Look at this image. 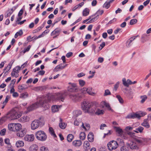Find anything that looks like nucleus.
I'll return each instance as SVG.
<instances>
[{
	"instance_id": "38",
	"label": "nucleus",
	"mask_w": 151,
	"mask_h": 151,
	"mask_svg": "<svg viewBox=\"0 0 151 151\" xmlns=\"http://www.w3.org/2000/svg\"><path fill=\"white\" fill-rule=\"evenodd\" d=\"M60 31V29L57 28L55 29L51 33V35H57L58 34Z\"/></svg>"
},
{
	"instance_id": "58",
	"label": "nucleus",
	"mask_w": 151,
	"mask_h": 151,
	"mask_svg": "<svg viewBox=\"0 0 151 151\" xmlns=\"http://www.w3.org/2000/svg\"><path fill=\"white\" fill-rule=\"evenodd\" d=\"M40 151H48L47 148L44 146H42L40 148Z\"/></svg>"
},
{
	"instance_id": "51",
	"label": "nucleus",
	"mask_w": 151,
	"mask_h": 151,
	"mask_svg": "<svg viewBox=\"0 0 151 151\" xmlns=\"http://www.w3.org/2000/svg\"><path fill=\"white\" fill-rule=\"evenodd\" d=\"M21 68V67L20 66H17L13 69V70L14 71H15L16 72L18 73L19 71L20 70Z\"/></svg>"
},
{
	"instance_id": "32",
	"label": "nucleus",
	"mask_w": 151,
	"mask_h": 151,
	"mask_svg": "<svg viewBox=\"0 0 151 151\" xmlns=\"http://www.w3.org/2000/svg\"><path fill=\"white\" fill-rule=\"evenodd\" d=\"M89 10L88 8L85 9L83 11V15L84 16H87L89 14Z\"/></svg>"
},
{
	"instance_id": "30",
	"label": "nucleus",
	"mask_w": 151,
	"mask_h": 151,
	"mask_svg": "<svg viewBox=\"0 0 151 151\" xmlns=\"http://www.w3.org/2000/svg\"><path fill=\"white\" fill-rule=\"evenodd\" d=\"M84 147L86 150H88L90 148V144L89 142L87 141H85L83 144Z\"/></svg>"
},
{
	"instance_id": "1",
	"label": "nucleus",
	"mask_w": 151,
	"mask_h": 151,
	"mask_svg": "<svg viewBox=\"0 0 151 151\" xmlns=\"http://www.w3.org/2000/svg\"><path fill=\"white\" fill-rule=\"evenodd\" d=\"M148 139L144 137H137L134 138V141L128 143V146L132 150H138L140 147L145 145L147 142Z\"/></svg>"
},
{
	"instance_id": "59",
	"label": "nucleus",
	"mask_w": 151,
	"mask_h": 151,
	"mask_svg": "<svg viewBox=\"0 0 151 151\" xmlns=\"http://www.w3.org/2000/svg\"><path fill=\"white\" fill-rule=\"evenodd\" d=\"M127 134L129 136H130L132 138H134V139L135 138H134V133H133L131 132H128L127 133Z\"/></svg>"
},
{
	"instance_id": "37",
	"label": "nucleus",
	"mask_w": 151,
	"mask_h": 151,
	"mask_svg": "<svg viewBox=\"0 0 151 151\" xmlns=\"http://www.w3.org/2000/svg\"><path fill=\"white\" fill-rule=\"evenodd\" d=\"M73 138V136L71 134H69L67 137V139L69 142H71Z\"/></svg>"
},
{
	"instance_id": "53",
	"label": "nucleus",
	"mask_w": 151,
	"mask_h": 151,
	"mask_svg": "<svg viewBox=\"0 0 151 151\" xmlns=\"http://www.w3.org/2000/svg\"><path fill=\"white\" fill-rule=\"evenodd\" d=\"M87 88L84 87L81 90V92L83 94H86L87 92Z\"/></svg>"
},
{
	"instance_id": "7",
	"label": "nucleus",
	"mask_w": 151,
	"mask_h": 151,
	"mask_svg": "<svg viewBox=\"0 0 151 151\" xmlns=\"http://www.w3.org/2000/svg\"><path fill=\"white\" fill-rule=\"evenodd\" d=\"M68 84L70 85L68 88V91L73 93L78 91L79 89L76 84L70 82Z\"/></svg>"
},
{
	"instance_id": "34",
	"label": "nucleus",
	"mask_w": 151,
	"mask_h": 151,
	"mask_svg": "<svg viewBox=\"0 0 151 151\" xmlns=\"http://www.w3.org/2000/svg\"><path fill=\"white\" fill-rule=\"evenodd\" d=\"M144 129V128L141 126H139L138 128L136 129V130L134 131L137 133H138V132L142 133Z\"/></svg>"
},
{
	"instance_id": "20",
	"label": "nucleus",
	"mask_w": 151,
	"mask_h": 151,
	"mask_svg": "<svg viewBox=\"0 0 151 151\" xmlns=\"http://www.w3.org/2000/svg\"><path fill=\"white\" fill-rule=\"evenodd\" d=\"M73 145L75 147H79L82 144V142L80 140H75L72 142Z\"/></svg>"
},
{
	"instance_id": "35",
	"label": "nucleus",
	"mask_w": 151,
	"mask_h": 151,
	"mask_svg": "<svg viewBox=\"0 0 151 151\" xmlns=\"http://www.w3.org/2000/svg\"><path fill=\"white\" fill-rule=\"evenodd\" d=\"M96 106L95 107V111L94 112H95L96 114L99 115L103 114V110H100L99 109H97L96 110Z\"/></svg>"
},
{
	"instance_id": "46",
	"label": "nucleus",
	"mask_w": 151,
	"mask_h": 151,
	"mask_svg": "<svg viewBox=\"0 0 151 151\" xmlns=\"http://www.w3.org/2000/svg\"><path fill=\"white\" fill-rule=\"evenodd\" d=\"M116 98L118 99L120 103L122 104L123 103L124 101L123 99L120 95H117L116 96Z\"/></svg>"
},
{
	"instance_id": "16",
	"label": "nucleus",
	"mask_w": 151,
	"mask_h": 151,
	"mask_svg": "<svg viewBox=\"0 0 151 151\" xmlns=\"http://www.w3.org/2000/svg\"><path fill=\"white\" fill-rule=\"evenodd\" d=\"M138 36H133L129 39L127 42V46L128 47H129L131 45V43L135 39V38Z\"/></svg>"
},
{
	"instance_id": "14",
	"label": "nucleus",
	"mask_w": 151,
	"mask_h": 151,
	"mask_svg": "<svg viewBox=\"0 0 151 151\" xmlns=\"http://www.w3.org/2000/svg\"><path fill=\"white\" fill-rule=\"evenodd\" d=\"M92 89L93 88L91 87H88L87 93L91 96H94L96 95V93L95 92L92 91Z\"/></svg>"
},
{
	"instance_id": "55",
	"label": "nucleus",
	"mask_w": 151,
	"mask_h": 151,
	"mask_svg": "<svg viewBox=\"0 0 151 151\" xmlns=\"http://www.w3.org/2000/svg\"><path fill=\"white\" fill-rule=\"evenodd\" d=\"M9 98V96H6L5 100L2 103L3 104L6 105V104L8 101Z\"/></svg>"
},
{
	"instance_id": "31",
	"label": "nucleus",
	"mask_w": 151,
	"mask_h": 151,
	"mask_svg": "<svg viewBox=\"0 0 151 151\" xmlns=\"http://www.w3.org/2000/svg\"><path fill=\"white\" fill-rule=\"evenodd\" d=\"M15 123H11L8 124V128L9 130L12 131H15L14 126Z\"/></svg>"
},
{
	"instance_id": "28",
	"label": "nucleus",
	"mask_w": 151,
	"mask_h": 151,
	"mask_svg": "<svg viewBox=\"0 0 151 151\" xmlns=\"http://www.w3.org/2000/svg\"><path fill=\"white\" fill-rule=\"evenodd\" d=\"M149 40V38L147 35H143L142 37L141 42L142 43L148 41Z\"/></svg>"
},
{
	"instance_id": "43",
	"label": "nucleus",
	"mask_w": 151,
	"mask_h": 151,
	"mask_svg": "<svg viewBox=\"0 0 151 151\" xmlns=\"http://www.w3.org/2000/svg\"><path fill=\"white\" fill-rule=\"evenodd\" d=\"M11 75L12 76H15L16 78L17 77L19 76L18 73L15 71H14L13 70L12 71V72Z\"/></svg>"
},
{
	"instance_id": "45",
	"label": "nucleus",
	"mask_w": 151,
	"mask_h": 151,
	"mask_svg": "<svg viewBox=\"0 0 151 151\" xmlns=\"http://www.w3.org/2000/svg\"><path fill=\"white\" fill-rule=\"evenodd\" d=\"M12 64H11V63H10L6 67L4 68V70H7L6 71V72H8V71L10 70L12 67Z\"/></svg>"
},
{
	"instance_id": "63",
	"label": "nucleus",
	"mask_w": 151,
	"mask_h": 151,
	"mask_svg": "<svg viewBox=\"0 0 151 151\" xmlns=\"http://www.w3.org/2000/svg\"><path fill=\"white\" fill-rule=\"evenodd\" d=\"M31 47V46L29 45L27 48L26 49H25L23 51V52L24 53H25L26 52L30 50Z\"/></svg>"
},
{
	"instance_id": "23",
	"label": "nucleus",
	"mask_w": 151,
	"mask_h": 151,
	"mask_svg": "<svg viewBox=\"0 0 151 151\" xmlns=\"http://www.w3.org/2000/svg\"><path fill=\"white\" fill-rule=\"evenodd\" d=\"M88 140L90 142H93L94 139L93 134L92 132H90L88 135Z\"/></svg>"
},
{
	"instance_id": "61",
	"label": "nucleus",
	"mask_w": 151,
	"mask_h": 151,
	"mask_svg": "<svg viewBox=\"0 0 151 151\" xmlns=\"http://www.w3.org/2000/svg\"><path fill=\"white\" fill-rule=\"evenodd\" d=\"M117 141V142H119V143H120L121 144H123L124 143V142H123V140L121 139L120 138H117L116 139Z\"/></svg>"
},
{
	"instance_id": "36",
	"label": "nucleus",
	"mask_w": 151,
	"mask_h": 151,
	"mask_svg": "<svg viewBox=\"0 0 151 151\" xmlns=\"http://www.w3.org/2000/svg\"><path fill=\"white\" fill-rule=\"evenodd\" d=\"M23 32L22 30H20L19 31L17 32L14 35V37L17 38L18 36H21L23 34Z\"/></svg>"
},
{
	"instance_id": "17",
	"label": "nucleus",
	"mask_w": 151,
	"mask_h": 151,
	"mask_svg": "<svg viewBox=\"0 0 151 151\" xmlns=\"http://www.w3.org/2000/svg\"><path fill=\"white\" fill-rule=\"evenodd\" d=\"M148 119H145L141 125L147 128H149L150 127V125L148 122Z\"/></svg>"
},
{
	"instance_id": "21",
	"label": "nucleus",
	"mask_w": 151,
	"mask_h": 151,
	"mask_svg": "<svg viewBox=\"0 0 151 151\" xmlns=\"http://www.w3.org/2000/svg\"><path fill=\"white\" fill-rule=\"evenodd\" d=\"M29 120V118L27 116H23L19 119V121L23 122H27Z\"/></svg>"
},
{
	"instance_id": "22",
	"label": "nucleus",
	"mask_w": 151,
	"mask_h": 151,
	"mask_svg": "<svg viewBox=\"0 0 151 151\" xmlns=\"http://www.w3.org/2000/svg\"><path fill=\"white\" fill-rule=\"evenodd\" d=\"M104 107H105V110H107L109 111H113V110L111 109L110 105L109 103L106 102L104 101Z\"/></svg>"
},
{
	"instance_id": "4",
	"label": "nucleus",
	"mask_w": 151,
	"mask_h": 151,
	"mask_svg": "<svg viewBox=\"0 0 151 151\" xmlns=\"http://www.w3.org/2000/svg\"><path fill=\"white\" fill-rule=\"evenodd\" d=\"M52 96V95L50 94H48L47 96V100H46L45 99H42L39 102H37L28 107L27 108V110L29 111L36 109L40 106H43L44 104L47 103L51 100Z\"/></svg>"
},
{
	"instance_id": "44",
	"label": "nucleus",
	"mask_w": 151,
	"mask_h": 151,
	"mask_svg": "<svg viewBox=\"0 0 151 151\" xmlns=\"http://www.w3.org/2000/svg\"><path fill=\"white\" fill-rule=\"evenodd\" d=\"M142 100L141 101V103H143L147 99V97L146 95L141 96L140 97Z\"/></svg>"
},
{
	"instance_id": "40",
	"label": "nucleus",
	"mask_w": 151,
	"mask_h": 151,
	"mask_svg": "<svg viewBox=\"0 0 151 151\" xmlns=\"http://www.w3.org/2000/svg\"><path fill=\"white\" fill-rule=\"evenodd\" d=\"M18 89L19 90H24L27 88L24 84L19 85L18 87Z\"/></svg>"
},
{
	"instance_id": "11",
	"label": "nucleus",
	"mask_w": 151,
	"mask_h": 151,
	"mask_svg": "<svg viewBox=\"0 0 151 151\" xmlns=\"http://www.w3.org/2000/svg\"><path fill=\"white\" fill-rule=\"evenodd\" d=\"M26 131L25 128H21L17 132V135L19 137H23L26 134Z\"/></svg>"
},
{
	"instance_id": "49",
	"label": "nucleus",
	"mask_w": 151,
	"mask_h": 151,
	"mask_svg": "<svg viewBox=\"0 0 151 151\" xmlns=\"http://www.w3.org/2000/svg\"><path fill=\"white\" fill-rule=\"evenodd\" d=\"M110 6V4L109 3L108 1H106L104 3V7L106 9H108Z\"/></svg>"
},
{
	"instance_id": "47",
	"label": "nucleus",
	"mask_w": 151,
	"mask_h": 151,
	"mask_svg": "<svg viewBox=\"0 0 151 151\" xmlns=\"http://www.w3.org/2000/svg\"><path fill=\"white\" fill-rule=\"evenodd\" d=\"M137 20L136 19H131L130 22V25H133L137 23Z\"/></svg>"
},
{
	"instance_id": "25",
	"label": "nucleus",
	"mask_w": 151,
	"mask_h": 151,
	"mask_svg": "<svg viewBox=\"0 0 151 151\" xmlns=\"http://www.w3.org/2000/svg\"><path fill=\"white\" fill-rule=\"evenodd\" d=\"M14 127H15V131H18L22 128V125L19 123H15Z\"/></svg>"
},
{
	"instance_id": "10",
	"label": "nucleus",
	"mask_w": 151,
	"mask_h": 151,
	"mask_svg": "<svg viewBox=\"0 0 151 151\" xmlns=\"http://www.w3.org/2000/svg\"><path fill=\"white\" fill-rule=\"evenodd\" d=\"M128 119L140 118V116L138 112L133 113L128 115L126 117Z\"/></svg>"
},
{
	"instance_id": "64",
	"label": "nucleus",
	"mask_w": 151,
	"mask_h": 151,
	"mask_svg": "<svg viewBox=\"0 0 151 151\" xmlns=\"http://www.w3.org/2000/svg\"><path fill=\"white\" fill-rule=\"evenodd\" d=\"M94 17H93L91 19V21L92 22L96 20L98 18V15Z\"/></svg>"
},
{
	"instance_id": "50",
	"label": "nucleus",
	"mask_w": 151,
	"mask_h": 151,
	"mask_svg": "<svg viewBox=\"0 0 151 151\" xmlns=\"http://www.w3.org/2000/svg\"><path fill=\"white\" fill-rule=\"evenodd\" d=\"M120 82L119 81L117 82L114 85V89L115 91H116L117 88L119 87Z\"/></svg>"
},
{
	"instance_id": "2",
	"label": "nucleus",
	"mask_w": 151,
	"mask_h": 151,
	"mask_svg": "<svg viewBox=\"0 0 151 151\" xmlns=\"http://www.w3.org/2000/svg\"><path fill=\"white\" fill-rule=\"evenodd\" d=\"M98 105L95 101L90 102L84 101L81 103V108L85 113H93L95 111V107Z\"/></svg>"
},
{
	"instance_id": "52",
	"label": "nucleus",
	"mask_w": 151,
	"mask_h": 151,
	"mask_svg": "<svg viewBox=\"0 0 151 151\" xmlns=\"http://www.w3.org/2000/svg\"><path fill=\"white\" fill-rule=\"evenodd\" d=\"M111 95V93L110 91L108 89H106L105 90L104 92V96L110 95Z\"/></svg>"
},
{
	"instance_id": "12",
	"label": "nucleus",
	"mask_w": 151,
	"mask_h": 151,
	"mask_svg": "<svg viewBox=\"0 0 151 151\" xmlns=\"http://www.w3.org/2000/svg\"><path fill=\"white\" fill-rule=\"evenodd\" d=\"M24 140L26 141L32 142L34 139V136L33 134L26 135L24 137Z\"/></svg>"
},
{
	"instance_id": "57",
	"label": "nucleus",
	"mask_w": 151,
	"mask_h": 151,
	"mask_svg": "<svg viewBox=\"0 0 151 151\" xmlns=\"http://www.w3.org/2000/svg\"><path fill=\"white\" fill-rule=\"evenodd\" d=\"M79 81V84L81 86H83L85 84V82L83 80H80Z\"/></svg>"
},
{
	"instance_id": "29",
	"label": "nucleus",
	"mask_w": 151,
	"mask_h": 151,
	"mask_svg": "<svg viewBox=\"0 0 151 151\" xmlns=\"http://www.w3.org/2000/svg\"><path fill=\"white\" fill-rule=\"evenodd\" d=\"M60 122L59 124V126L60 128L62 129H65L66 126V124L65 123L62 122V120L61 119H60Z\"/></svg>"
},
{
	"instance_id": "19",
	"label": "nucleus",
	"mask_w": 151,
	"mask_h": 151,
	"mask_svg": "<svg viewBox=\"0 0 151 151\" xmlns=\"http://www.w3.org/2000/svg\"><path fill=\"white\" fill-rule=\"evenodd\" d=\"M38 149L37 145L36 144H33L31 145L29 148V151H37Z\"/></svg>"
},
{
	"instance_id": "5",
	"label": "nucleus",
	"mask_w": 151,
	"mask_h": 151,
	"mask_svg": "<svg viewBox=\"0 0 151 151\" xmlns=\"http://www.w3.org/2000/svg\"><path fill=\"white\" fill-rule=\"evenodd\" d=\"M44 123L43 118L40 117L38 119H35L32 121L31 124V128L32 130L37 129L41 124H43Z\"/></svg>"
},
{
	"instance_id": "6",
	"label": "nucleus",
	"mask_w": 151,
	"mask_h": 151,
	"mask_svg": "<svg viewBox=\"0 0 151 151\" xmlns=\"http://www.w3.org/2000/svg\"><path fill=\"white\" fill-rule=\"evenodd\" d=\"M37 138L42 141L45 140L47 138V136L45 132L42 131H37L36 133Z\"/></svg>"
},
{
	"instance_id": "62",
	"label": "nucleus",
	"mask_w": 151,
	"mask_h": 151,
	"mask_svg": "<svg viewBox=\"0 0 151 151\" xmlns=\"http://www.w3.org/2000/svg\"><path fill=\"white\" fill-rule=\"evenodd\" d=\"M132 129H133V127H131L128 126L126 127H125V130L126 131H127L128 130H132Z\"/></svg>"
},
{
	"instance_id": "27",
	"label": "nucleus",
	"mask_w": 151,
	"mask_h": 151,
	"mask_svg": "<svg viewBox=\"0 0 151 151\" xmlns=\"http://www.w3.org/2000/svg\"><path fill=\"white\" fill-rule=\"evenodd\" d=\"M60 106H59L54 105L52 107V110L53 112L55 113L59 111V108Z\"/></svg>"
},
{
	"instance_id": "8",
	"label": "nucleus",
	"mask_w": 151,
	"mask_h": 151,
	"mask_svg": "<svg viewBox=\"0 0 151 151\" xmlns=\"http://www.w3.org/2000/svg\"><path fill=\"white\" fill-rule=\"evenodd\" d=\"M107 146L110 150H112L118 147V144L116 141L112 140L108 144Z\"/></svg>"
},
{
	"instance_id": "24",
	"label": "nucleus",
	"mask_w": 151,
	"mask_h": 151,
	"mask_svg": "<svg viewBox=\"0 0 151 151\" xmlns=\"http://www.w3.org/2000/svg\"><path fill=\"white\" fill-rule=\"evenodd\" d=\"M24 143L22 141H17L16 143V146L17 147H19L24 146Z\"/></svg>"
},
{
	"instance_id": "18",
	"label": "nucleus",
	"mask_w": 151,
	"mask_h": 151,
	"mask_svg": "<svg viewBox=\"0 0 151 151\" xmlns=\"http://www.w3.org/2000/svg\"><path fill=\"white\" fill-rule=\"evenodd\" d=\"M57 98L58 99L63 101L64 100V95L63 93H57L56 94Z\"/></svg>"
},
{
	"instance_id": "13",
	"label": "nucleus",
	"mask_w": 151,
	"mask_h": 151,
	"mask_svg": "<svg viewBox=\"0 0 151 151\" xmlns=\"http://www.w3.org/2000/svg\"><path fill=\"white\" fill-rule=\"evenodd\" d=\"M122 83L123 85L127 87H128L129 85H131V83H132L131 81L130 80L128 79L126 81L125 78H123Z\"/></svg>"
},
{
	"instance_id": "3",
	"label": "nucleus",
	"mask_w": 151,
	"mask_h": 151,
	"mask_svg": "<svg viewBox=\"0 0 151 151\" xmlns=\"http://www.w3.org/2000/svg\"><path fill=\"white\" fill-rule=\"evenodd\" d=\"M22 115L21 113L17 112L15 110H12L6 116L1 118L0 119V124L4 122L7 119L10 120L15 119L20 117Z\"/></svg>"
},
{
	"instance_id": "39",
	"label": "nucleus",
	"mask_w": 151,
	"mask_h": 151,
	"mask_svg": "<svg viewBox=\"0 0 151 151\" xmlns=\"http://www.w3.org/2000/svg\"><path fill=\"white\" fill-rule=\"evenodd\" d=\"M28 96V93L26 92H25L20 94V97L22 98L25 99L27 98Z\"/></svg>"
},
{
	"instance_id": "60",
	"label": "nucleus",
	"mask_w": 151,
	"mask_h": 151,
	"mask_svg": "<svg viewBox=\"0 0 151 151\" xmlns=\"http://www.w3.org/2000/svg\"><path fill=\"white\" fill-rule=\"evenodd\" d=\"M140 116V118L142 116H143L147 114V113L146 112L140 111L138 112Z\"/></svg>"
},
{
	"instance_id": "9",
	"label": "nucleus",
	"mask_w": 151,
	"mask_h": 151,
	"mask_svg": "<svg viewBox=\"0 0 151 151\" xmlns=\"http://www.w3.org/2000/svg\"><path fill=\"white\" fill-rule=\"evenodd\" d=\"M70 98L74 101H77L79 100L82 97L81 93L73 94L69 95Z\"/></svg>"
},
{
	"instance_id": "56",
	"label": "nucleus",
	"mask_w": 151,
	"mask_h": 151,
	"mask_svg": "<svg viewBox=\"0 0 151 151\" xmlns=\"http://www.w3.org/2000/svg\"><path fill=\"white\" fill-rule=\"evenodd\" d=\"M74 113L75 114L76 116H78L79 115L81 114L82 112L80 111H76L74 112Z\"/></svg>"
},
{
	"instance_id": "33",
	"label": "nucleus",
	"mask_w": 151,
	"mask_h": 151,
	"mask_svg": "<svg viewBox=\"0 0 151 151\" xmlns=\"http://www.w3.org/2000/svg\"><path fill=\"white\" fill-rule=\"evenodd\" d=\"M63 69V67L60 65H58L56 66L54 70V72H57L59 71L60 69L62 70Z\"/></svg>"
},
{
	"instance_id": "26",
	"label": "nucleus",
	"mask_w": 151,
	"mask_h": 151,
	"mask_svg": "<svg viewBox=\"0 0 151 151\" xmlns=\"http://www.w3.org/2000/svg\"><path fill=\"white\" fill-rule=\"evenodd\" d=\"M129 147L128 146V144L126 146H122L120 148L121 151H128L129 150Z\"/></svg>"
},
{
	"instance_id": "48",
	"label": "nucleus",
	"mask_w": 151,
	"mask_h": 151,
	"mask_svg": "<svg viewBox=\"0 0 151 151\" xmlns=\"http://www.w3.org/2000/svg\"><path fill=\"white\" fill-rule=\"evenodd\" d=\"M4 142L6 144L9 146V147H11V145L10 142V140L9 139H5Z\"/></svg>"
},
{
	"instance_id": "15",
	"label": "nucleus",
	"mask_w": 151,
	"mask_h": 151,
	"mask_svg": "<svg viewBox=\"0 0 151 151\" xmlns=\"http://www.w3.org/2000/svg\"><path fill=\"white\" fill-rule=\"evenodd\" d=\"M114 128L119 136H120L122 133H123V131L120 127H115Z\"/></svg>"
},
{
	"instance_id": "54",
	"label": "nucleus",
	"mask_w": 151,
	"mask_h": 151,
	"mask_svg": "<svg viewBox=\"0 0 151 151\" xmlns=\"http://www.w3.org/2000/svg\"><path fill=\"white\" fill-rule=\"evenodd\" d=\"M6 132V129H4L0 132V134L1 136L4 135L5 134Z\"/></svg>"
},
{
	"instance_id": "42",
	"label": "nucleus",
	"mask_w": 151,
	"mask_h": 151,
	"mask_svg": "<svg viewBox=\"0 0 151 151\" xmlns=\"http://www.w3.org/2000/svg\"><path fill=\"white\" fill-rule=\"evenodd\" d=\"M86 137V134L84 132H81L80 134V138L81 139L84 140Z\"/></svg>"
},
{
	"instance_id": "41",
	"label": "nucleus",
	"mask_w": 151,
	"mask_h": 151,
	"mask_svg": "<svg viewBox=\"0 0 151 151\" xmlns=\"http://www.w3.org/2000/svg\"><path fill=\"white\" fill-rule=\"evenodd\" d=\"M49 130L50 134L52 136H53L54 137H56V134L54 133L53 129L52 127H50Z\"/></svg>"
}]
</instances>
